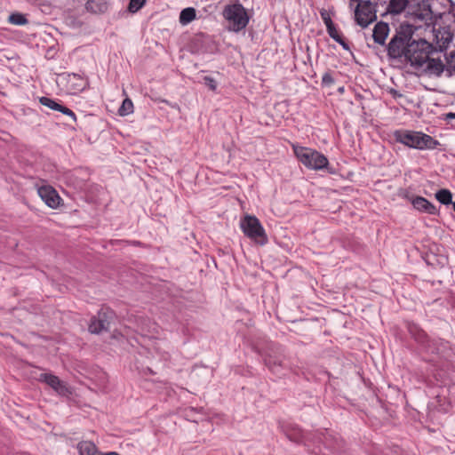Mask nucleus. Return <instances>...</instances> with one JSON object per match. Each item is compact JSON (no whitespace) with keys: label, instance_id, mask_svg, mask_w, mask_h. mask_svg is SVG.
Returning <instances> with one entry per match:
<instances>
[{"label":"nucleus","instance_id":"1","mask_svg":"<svg viewBox=\"0 0 455 455\" xmlns=\"http://www.w3.org/2000/svg\"><path fill=\"white\" fill-rule=\"evenodd\" d=\"M433 51L432 44L426 40H413L408 45L406 61L418 71L440 76L444 71V64L440 59L430 58Z\"/></svg>","mask_w":455,"mask_h":455},{"label":"nucleus","instance_id":"2","mask_svg":"<svg viewBox=\"0 0 455 455\" xmlns=\"http://www.w3.org/2000/svg\"><path fill=\"white\" fill-rule=\"evenodd\" d=\"M394 136L397 142L419 150L435 149L440 145L438 140L421 132L400 130Z\"/></svg>","mask_w":455,"mask_h":455},{"label":"nucleus","instance_id":"3","mask_svg":"<svg viewBox=\"0 0 455 455\" xmlns=\"http://www.w3.org/2000/svg\"><path fill=\"white\" fill-rule=\"evenodd\" d=\"M292 148L296 157L308 169L323 170L329 164L327 157L315 149L297 145H293Z\"/></svg>","mask_w":455,"mask_h":455},{"label":"nucleus","instance_id":"4","mask_svg":"<svg viewBox=\"0 0 455 455\" xmlns=\"http://www.w3.org/2000/svg\"><path fill=\"white\" fill-rule=\"evenodd\" d=\"M223 16L228 21V29L234 32L241 31L249 22L247 12L241 4L227 5Z\"/></svg>","mask_w":455,"mask_h":455},{"label":"nucleus","instance_id":"5","mask_svg":"<svg viewBox=\"0 0 455 455\" xmlns=\"http://www.w3.org/2000/svg\"><path fill=\"white\" fill-rule=\"evenodd\" d=\"M244 235L260 245L267 243V235L261 223L255 216L246 215L240 223Z\"/></svg>","mask_w":455,"mask_h":455},{"label":"nucleus","instance_id":"6","mask_svg":"<svg viewBox=\"0 0 455 455\" xmlns=\"http://www.w3.org/2000/svg\"><path fill=\"white\" fill-rule=\"evenodd\" d=\"M355 8V20L362 28L373 22L376 16L375 5L370 0H359Z\"/></svg>","mask_w":455,"mask_h":455},{"label":"nucleus","instance_id":"7","mask_svg":"<svg viewBox=\"0 0 455 455\" xmlns=\"http://www.w3.org/2000/svg\"><path fill=\"white\" fill-rule=\"evenodd\" d=\"M411 38L403 33L394 36L387 45V55L391 59H402L406 60L408 45Z\"/></svg>","mask_w":455,"mask_h":455},{"label":"nucleus","instance_id":"8","mask_svg":"<svg viewBox=\"0 0 455 455\" xmlns=\"http://www.w3.org/2000/svg\"><path fill=\"white\" fill-rule=\"evenodd\" d=\"M115 313L109 308H101L97 316L92 318L89 324V331L92 333L99 334L103 331L108 330Z\"/></svg>","mask_w":455,"mask_h":455},{"label":"nucleus","instance_id":"9","mask_svg":"<svg viewBox=\"0 0 455 455\" xmlns=\"http://www.w3.org/2000/svg\"><path fill=\"white\" fill-rule=\"evenodd\" d=\"M37 194L47 206L52 209H57L62 199L58 192L49 185H43L37 188Z\"/></svg>","mask_w":455,"mask_h":455},{"label":"nucleus","instance_id":"10","mask_svg":"<svg viewBox=\"0 0 455 455\" xmlns=\"http://www.w3.org/2000/svg\"><path fill=\"white\" fill-rule=\"evenodd\" d=\"M39 380L45 382L60 395H68L71 394V391L67 384L53 374L42 373L39 376Z\"/></svg>","mask_w":455,"mask_h":455},{"label":"nucleus","instance_id":"11","mask_svg":"<svg viewBox=\"0 0 455 455\" xmlns=\"http://www.w3.org/2000/svg\"><path fill=\"white\" fill-rule=\"evenodd\" d=\"M411 204L413 207L419 212L432 215H437L439 213L437 208L425 197L416 196L412 199Z\"/></svg>","mask_w":455,"mask_h":455},{"label":"nucleus","instance_id":"12","mask_svg":"<svg viewBox=\"0 0 455 455\" xmlns=\"http://www.w3.org/2000/svg\"><path fill=\"white\" fill-rule=\"evenodd\" d=\"M415 19L426 25L433 22V12L428 3H422L413 12Z\"/></svg>","mask_w":455,"mask_h":455},{"label":"nucleus","instance_id":"13","mask_svg":"<svg viewBox=\"0 0 455 455\" xmlns=\"http://www.w3.org/2000/svg\"><path fill=\"white\" fill-rule=\"evenodd\" d=\"M68 90L72 94H76L84 90L87 81L79 75L72 74L68 76Z\"/></svg>","mask_w":455,"mask_h":455},{"label":"nucleus","instance_id":"14","mask_svg":"<svg viewBox=\"0 0 455 455\" xmlns=\"http://www.w3.org/2000/svg\"><path fill=\"white\" fill-rule=\"evenodd\" d=\"M389 27L385 22H378L373 28L372 37L375 43L383 45L388 36Z\"/></svg>","mask_w":455,"mask_h":455},{"label":"nucleus","instance_id":"15","mask_svg":"<svg viewBox=\"0 0 455 455\" xmlns=\"http://www.w3.org/2000/svg\"><path fill=\"white\" fill-rule=\"evenodd\" d=\"M108 7V0H88L86 3L87 11L93 13L105 12Z\"/></svg>","mask_w":455,"mask_h":455},{"label":"nucleus","instance_id":"16","mask_svg":"<svg viewBox=\"0 0 455 455\" xmlns=\"http://www.w3.org/2000/svg\"><path fill=\"white\" fill-rule=\"evenodd\" d=\"M79 455H99L100 451L96 445L89 441H83L77 444Z\"/></svg>","mask_w":455,"mask_h":455},{"label":"nucleus","instance_id":"17","mask_svg":"<svg viewBox=\"0 0 455 455\" xmlns=\"http://www.w3.org/2000/svg\"><path fill=\"white\" fill-rule=\"evenodd\" d=\"M266 365L275 374H283L285 366L283 362L275 357L268 356L265 359Z\"/></svg>","mask_w":455,"mask_h":455},{"label":"nucleus","instance_id":"18","mask_svg":"<svg viewBox=\"0 0 455 455\" xmlns=\"http://www.w3.org/2000/svg\"><path fill=\"white\" fill-rule=\"evenodd\" d=\"M408 0H390L387 10L390 13H401L408 4Z\"/></svg>","mask_w":455,"mask_h":455},{"label":"nucleus","instance_id":"19","mask_svg":"<svg viewBox=\"0 0 455 455\" xmlns=\"http://www.w3.org/2000/svg\"><path fill=\"white\" fill-rule=\"evenodd\" d=\"M435 199L444 205L452 204V194L449 189L443 188L438 190L435 195Z\"/></svg>","mask_w":455,"mask_h":455},{"label":"nucleus","instance_id":"20","mask_svg":"<svg viewBox=\"0 0 455 455\" xmlns=\"http://www.w3.org/2000/svg\"><path fill=\"white\" fill-rule=\"evenodd\" d=\"M196 19V10L192 7L183 9L180 14V22L187 25Z\"/></svg>","mask_w":455,"mask_h":455},{"label":"nucleus","instance_id":"21","mask_svg":"<svg viewBox=\"0 0 455 455\" xmlns=\"http://www.w3.org/2000/svg\"><path fill=\"white\" fill-rule=\"evenodd\" d=\"M444 70L449 74V76L455 75V51L451 52L446 56Z\"/></svg>","mask_w":455,"mask_h":455},{"label":"nucleus","instance_id":"22","mask_svg":"<svg viewBox=\"0 0 455 455\" xmlns=\"http://www.w3.org/2000/svg\"><path fill=\"white\" fill-rule=\"evenodd\" d=\"M132 112L133 103L130 99L126 98L125 100H124L121 107L119 108L118 114L121 116H125L132 114Z\"/></svg>","mask_w":455,"mask_h":455},{"label":"nucleus","instance_id":"23","mask_svg":"<svg viewBox=\"0 0 455 455\" xmlns=\"http://www.w3.org/2000/svg\"><path fill=\"white\" fill-rule=\"evenodd\" d=\"M8 20L10 23L18 26L25 25L28 23L26 17L20 12L12 13L9 16Z\"/></svg>","mask_w":455,"mask_h":455},{"label":"nucleus","instance_id":"24","mask_svg":"<svg viewBox=\"0 0 455 455\" xmlns=\"http://www.w3.org/2000/svg\"><path fill=\"white\" fill-rule=\"evenodd\" d=\"M39 102L52 110L60 111L62 105L59 104L57 101H55L52 99L47 98V97H41L39 99Z\"/></svg>","mask_w":455,"mask_h":455},{"label":"nucleus","instance_id":"25","mask_svg":"<svg viewBox=\"0 0 455 455\" xmlns=\"http://www.w3.org/2000/svg\"><path fill=\"white\" fill-rule=\"evenodd\" d=\"M146 0H130L129 11L135 12L139 11L145 4Z\"/></svg>","mask_w":455,"mask_h":455},{"label":"nucleus","instance_id":"26","mask_svg":"<svg viewBox=\"0 0 455 455\" xmlns=\"http://www.w3.org/2000/svg\"><path fill=\"white\" fill-rule=\"evenodd\" d=\"M321 18L323 20V23L326 26V28L334 26V23L330 16V14L326 11L321 12Z\"/></svg>","mask_w":455,"mask_h":455},{"label":"nucleus","instance_id":"27","mask_svg":"<svg viewBox=\"0 0 455 455\" xmlns=\"http://www.w3.org/2000/svg\"><path fill=\"white\" fill-rule=\"evenodd\" d=\"M327 32L329 36L335 41H338L342 37L339 30L336 28L335 25L327 28Z\"/></svg>","mask_w":455,"mask_h":455},{"label":"nucleus","instance_id":"28","mask_svg":"<svg viewBox=\"0 0 455 455\" xmlns=\"http://www.w3.org/2000/svg\"><path fill=\"white\" fill-rule=\"evenodd\" d=\"M204 84L212 91H215L217 89V82L211 76L204 77Z\"/></svg>","mask_w":455,"mask_h":455},{"label":"nucleus","instance_id":"29","mask_svg":"<svg viewBox=\"0 0 455 455\" xmlns=\"http://www.w3.org/2000/svg\"><path fill=\"white\" fill-rule=\"evenodd\" d=\"M60 112H61L62 114L71 117L74 122L76 121V114L70 108H67V107L62 105L60 109Z\"/></svg>","mask_w":455,"mask_h":455},{"label":"nucleus","instance_id":"30","mask_svg":"<svg viewBox=\"0 0 455 455\" xmlns=\"http://www.w3.org/2000/svg\"><path fill=\"white\" fill-rule=\"evenodd\" d=\"M155 333H158V327L156 326V323L152 324V331L148 330V331H146L143 328L141 329L142 336L154 337Z\"/></svg>","mask_w":455,"mask_h":455},{"label":"nucleus","instance_id":"31","mask_svg":"<svg viewBox=\"0 0 455 455\" xmlns=\"http://www.w3.org/2000/svg\"><path fill=\"white\" fill-rule=\"evenodd\" d=\"M322 82L323 84L331 85L334 83V79L329 72H326L323 75Z\"/></svg>","mask_w":455,"mask_h":455},{"label":"nucleus","instance_id":"32","mask_svg":"<svg viewBox=\"0 0 455 455\" xmlns=\"http://www.w3.org/2000/svg\"><path fill=\"white\" fill-rule=\"evenodd\" d=\"M446 348H447V342L440 340L438 347L436 348L433 349L432 352L433 353H436V354H440V353H442Z\"/></svg>","mask_w":455,"mask_h":455},{"label":"nucleus","instance_id":"33","mask_svg":"<svg viewBox=\"0 0 455 455\" xmlns=\"http://www.w3.org/2000/svg\"><path fill=\"white\" fill-rule=\"evenodd\" d=\"M338 44H339L345 50H349L348 44L343 39V37L339 38L338 41H336Z\"/></svg>","mask_w":455,"mask_h":455},{"label":"nucleus","instance_id":"34","mask_svg":"<svg viewBox=\"0 0 455 455\" xmlns=\"http://www.w3.org/2000/svg\"><path fill=\"white\" fill-rule=\"evenodd\" d=\"M159 345H160V343H159V342H156V343L154 345V347H153V348H154L157 353H160V346H159Z\"/></svg>","mask_w":455,"mask_h":455},{"label":"nucleus","instance_id":"35","mask_svg":"<svg viewBox=\"0 0 455 455\" xmlns=\"http://www.w3.org/2000/svg\"><path fill=\"white\" fill-rule=\"evenodd\" d=\"M99 455H119V454L116 452H114V451H110V452H107V453H103V452L100 451Z\"/></svg>","mask_w":455,"mask_h":455},{"label":"nucleus","instance_id":"36","mask_svg":"<svg viewBox=\"0 0 455 455\" xmlns=\"http://www.w3.org/2000/svg\"><path fill=\"white\" fill-rule=\"evenodd\" d=\"M447 117H448V118H455V114H454V113H449V114L447 115Z\"/></svg>","mask_w":455,"mask_h":455},{"label":"nucleus","instance_id":"37","mask_svg":"<svg viewBox=\"0 0 455 455\" xmlns=\"http://www.w3.org/2000/svg\"><path fill=\"white\" fill-rule=\"evenodd\" d=\"M453 210L455 211V201L452 203Z\"/></svg>","mask_w":455,"mask_h":455}]
</instances>
